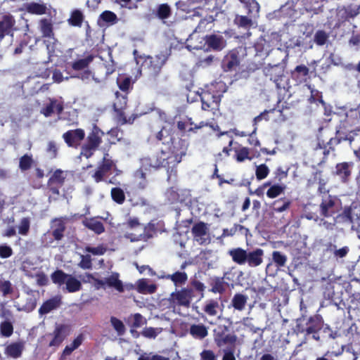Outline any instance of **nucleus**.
<instances>
[{"mask_svg": "<svg viewBox=\"0 0 360 360\" xmlns=\"http://www.w3.org/2000/svg\"><path fill=\"white\" fill-rule=\"evenodd\" d=\"M149 139L155 143H161L163 147L154 156L146 159L150 167L155 170L164 168L168 179L176 176L177 165L186 155L188 144L186 140L176 139L171 130L162 127L161 129L151 134Z\"/></svg>", "mask_w": 360, "mask_h": 360, "instance_id": "f257e3e1", "label": "nucleus"}, {"mask_svg": "<svg viewBox=\"0 0 360 360\" xmlns=\"http://www.w3.org/2000/svg\"><path fill=\"white\" fill-rule=\"evenodd\" d=\"M167 60V56L163 54H158L153 56H148L145 58L141 65V70L147 77L150 87H161L163 83L167 82V77H164L162 79L160 78L162 69Z\"/></svg>", "mask_w": 360, "mask_h": 360, "instance_id": "f03ea898", "label": "nucleus"}, {"mask_svg": "<svg viewBox=\"0 0 360 360\" xmlns=\"http://www.w3.org/2000/svg\"><path fill=\"white\" fill-rule=\"evenodd\" d=\"M323 326V320L321 315H314L307 317L304 314H302V316L296 319V328L294 332L297 333H302L304 335L312 334L313 338L319 340L318 332Z\"/></svg>", "mask_w": 360, "mask_h": 360, "instance_id": "7ed1b4c3", "label": "nucleus"}, {"mask_svg": "<svg viewBox=\"0 0 360 360\" xmlns=\"http://www.w3.org/2000/svg\"><path fill=\"white\" fill-rule=\"evenodd\" d=\"M105 133L94 124L88 133L85 142L80 147L79 156L86 159L91 158L102 143V139Z\"/></svg>", "mask_w": 360, "mask_h": 360, "instance_id": "20e7f679", "label": "nucleus"}, {"mask_svg": "<svg viewBox=\"0 0 360 360\" xmlns=\"http://www.w3.org/2000/svg\"><path fill=\"white\" fill-rule=\"evenodd\" d=\"M214 88L212 85L207 90L202 91L200 96L202 110L211 112L213 115H217L219 113L222 94L215 91Z\"/></svg>", "mask_w": 360, "mask_h": 360, "instance_id": "39448f33", "label": "nucleus"}, {"mask_svg": "<svg viewBox=\"0 0 360 360\" xmlns=\"http://www.w3.org/2000/svg\"><path fill=\"white\" fill-rule=\"evenodd\" d=\"M284 70L278 65L271 66L266 68L265 75L273 81L278 89H283L289 97L291 96L290 91L291 86L290 84V78L283 74Z\"/></svg>", "mask_w": 360, "mask_h": 360, "instance_id": "423d86ee", "label": "nucleus"}, {"mask_svg": "<svg viewBox=\"0 0 360 360\" xmlns=\"http://www.w3.org/2000/svg\"><path fill=\"white\" fill-rule=\"evenodd\" d=\"M246 53V49L238 46L229 51L221 60V68L224 72L236 70L240 63L241 57Z\"/></svg>", "mask_w": 360, "mask_h": 360, "instance_id": "0eeeda50", "label": "nucleus"}, {"mask_svg": "<svg viewBox=\"0 0 360 360\" xmlns=\"http://www.w3.org/2000/svg\"><path fill=\"white\" fill-rule=\"evenodd\" d=\"M229 327L221 325L214 330V340L219 347L228 345L229 347H235L237 342V335L234 333H229Z\"/></svg>", "mask_w": 360, "mask_h": 360, "instance_id": "6e6552de", "label": "nucleus"}, {"mask_svg": "<svg viewBox=\"0 0 360 360\" xmlns=\"http://www.w3.org/2000/svg\"><path fill=\"white\" fill-rule=\"evenodd\" d=\"M117 167L116 163L110 158L108 150H105L103 157L99 162L95 172L91 175L96 183L101 182L104 180L105 176L112 169Z\"/></svg>", "mask_w": 360, "mask_h": 360, "instance_id": "1a4fd4ad", "label": "nucleus"}, {"mask_svg": "<svg viewBox=\"0 0 360 360\" xmlns=\"http://www.w3.org/2000/svg\"><path fill=\"white\" fill-rule=\"evenodd\" d=\"M191 234L193 240L198 245H208L211 242L209 232V224L200 221L195 223L191 228Z\"/></svg>", "mask_w": 360, "mask_h": 360, "instance_id": "9d476101", "label": "nucleus"}, {"mask_svg": "<svg viewBox=\"0 0 360 360\" xmlns=\"http://www.w3.org/2000/svg\"><path fill=\"white\" fill-rule=\"evenodd\" d=\"M309 248L307 245L305 239L299 234L294 233V262L295 266L302 264L309 256Z\"/></svg>", "mask_w": 360, "mask_h": 360, "instance_id": "9b49d317", "label": "nucleus"}, {"mask_svg": "<svg viewBox=\"0 0 360 360\" xmlns=\"http://www.w3.org/2000/svg\"><path fill=\"white\" fill-rule=\"evenodd\" d=\"M15 17L11 13L4 14L0 18V41L6 37H13L17 30Z\"/></svg>", "mask_w": 360, "mask_h": 360, "instance_id": "f8f14e48", "label": "nucleus"}, {"mask_svg": "<svg viewBox=\"0 0 360 360\" xmlns=\"http://www.w3.org/2000/svg\"><path fill=\"white\" fill-rule=\"evenodd\" d=\"M65 143L72 148H77L81 146V142L85 138V131L81 128L70 129L63 134Z\"/></svg>", "mask_w": 360, "mask_h": 360, "instance_id": "ddd939ff", "label": "nucleus"}, {"mask_svg": "<svg viewBox=\"0 0 360 360\" xmlns=\"http://www.w3.org/2000/svg\"><path fill=\"white\" fill-rule=\"evenodd\" d=\"M204 40L205 45H207L210 50L214 51H221L227 45L226 39L220 32L207 34L205 37Z\"/></svg>", "mask_w": 360, "mask_h": 360, "instance_id": "4468645a", "label": "nucleus"}, {"mask_svg": "<svg viewBox=\"0 0 360 360\" xmlns=\"http://www.w3.org/2000/svg\"><path fill=\"white\" fill-rule=\"evenodd\" d=\"M65 176L63 171L60 169H56L50 176L47 182V188L53 195L60 194V188L64 185Z\"/></svg>", "mask_w": 360, "mask_h": 360, "instance_id": "2eb2a0df", "label": "nucleus"}, {"mask_svg": "<svg viewBox=\"0 0 360 360\" xmlns=\"http://www.w3.org/2000/svg\"><path fill=\"white\" fill-rule=\"evenodd\" d=\"M67 328V326L64 324L57 325L53 332L47 335L52 337L49 343V347H58L60 345L68 335Z\"/></svg>", "mask_w": 360, "mask_h": 360, "instance_id": "dca6fc26", "label": "nucleus"}, {"mask_svg": "<svg viewBox=\"0 0 360 360\" xmlns=\"http://www.w3.org/2000/svg\"><path fill=\"white\" fill-rule=\"evenodd\" d=\"M171 296L178 305L188 307L193 296V290L190 288H184L176 292L172 293Z\"/></svg>", "mask_w": 360, "mask_h": 360, "instance_id": "f3484780", "label": "nucleus"}, {"mask_svg": "<svg viewBox=\"0 0 360 360\" xmlns=\"http://www.w3.org/2000/svg\"><path fill=\"white\" fill-rule=\"evenodd\" d=\"M352 162H343L338 163L335 166L334 174L338 176L342 182L347 183L352 174Z\"/></svg>", "mask_w": 360, "mask_h": 360, "instance_id": "a211bd4d", "label": "nucleus"}, {"mask_svg": "<svg viewBox=\"0 0 360 360\" xmlns=\"http://www.w3.org/2000/svg\"><path fill=\"white\" fill-rule=\"evenodd\" d=\"M157 233L156 224L153 221L148 223L143 229V232L139 234L138 236L132 237L134 235L130 234L127 237L130 238L131 241L144 240L147 241L152 238L153 236Z\"/></svg>", "mask_w": 360, "mask_h": 360, "instance_id": "6ab92c4d", "label": "nucleus"}, {"mask_svg": "<svg viewBox=\"0 0 360 360\" xmlns=\"http://www.w3.org/2000/svg\"><path fill=\"white\" fill-rule=\"evenodd\" d=\"M51 235L55 240H61L65 236L66 226L64 220L61 218H55L52 220L51 226Z\"/></svg>", "mask_w": 360, "mask_h": 360, "instance_id": "aec40b11", "label": "nucleus"}, {"mask_svg": "<svg viewBox=\"0 0 360 360\" xmlns=\"http://www.w3.org/2000/svg\"><path fill=\"white\" fill-rule=\"evenodd\" d=\"M38 27L43 38L55 39L53 25L51 19L46 18L40 19L38 22Z\"/></svg>", "mask_w": 360, "mask_h": 360, "instance_id": "412c9836", "label": "nucleus"}, {"mask_svg": "<svg viewBox=\"0 0 360 360\" xmlns=\"http://www.w3.org/2000/svg\"><path fill=\"white\" fill-rule=\"evenodd\" d=\"M320 209L323 217H331L337 211L335 198L331 195H328L326 198L323 199L320 205Z\"/></svg>", "mask_w": 360, "mask_h": 360, "instance_id": "4be33fe9", "label": "nucleus"}, {"mask_svg": "<svg viewBox=\"0 0 360 360\" xmlns=\"http://www.w3.org/2000/svg\"><path fill=\"white\" fill-rule=\"evenodd\" d=\"M255 56L264 58L267 56L271 51V45L264 37H259L254 44Z\"/></svg>", "mask_w": 360, "mask_h": 360, "instance_id": "5701e85b", "label": "nucleus"}, {"mask_svg": "<svg viewBox=\"0 0 360 360\" xmlns=\"http://www.w3.org/2000/svg\"><path fill=\"white\" fill-rule=\"evenodd\" d=\"M264 250L257 248L252 251H247L246 263L250 267H256L263 262Z\"/></svg>", "mask_w": 360, "mask_h": 360, "instance_id": "b1692460", "label": "nucleus"}, {"mask_svg": "<svg viewBox=\"0 0 360 360\" xmlns=\"http://www.w3.org/2000/svg\"><path fill=\"white\" fill-rule=\"evenodd\" d=\"M338 217L342 219L343 222L352 224V229L355 228L356 224L360 226V216L354 214L350 207H345Z\"/></svg>", "mask_w": 360, "mask_h": 360, "instance_id": "393cba45", "label": "nucleus"}, {"mask_svg": "<svg viewBox=\"0 0 360 360\" xmlns=\"http://www.w3.org/2000/svg\"><path fill=\"white\" fill-rule=\"evenodd\" d=\"M23 349L24 342L18 341L8 345L5 348L4 353L9 357L18 359L22 355Z\"/></svg>", "mask_w": 360, "mask_h": 360, "instance_id": "a878e982", "label": "nucleus"}, {"mask_svg": "<svg viewBox=\"0 0 360 360\" xmlns=\"http://www.w3.org/2000/svg\"><path fill=\"white\" fill-rule=\"evenodd\" d=\"M61 304V297L60 296H55L45 301L40 308L39 313L41 315L46 314L52 310L57 309Z\"/></svg>", "mask_w": 360, "mask_h": 360, "instance_id": "bb28decb", "label": "nucleus"}, {"mask_svg": "<svg viewBox=\"0 0 360 360\" xmlns=\"http://www.w3.org/2000/svg\"><path fill=\"white\" fill-rule=\"evenodd\" d=\"M55 111L58 115L61 114L63 111V103L58 102L56 99L52 98L50 99V103L49 104L42 108L41 112L47 117L51 116Z\"/></svg>", "mask_w": 360, "mask_h": 360, "instance_id": "cd10ccee", "label": "nucleus"}, {"mask_svg": "<svg viewBox=\"0 0 360 360\" xmlns=\"http://www.w3.org/2000/svg\"><path fill=\"white\" fill-rule=\"evenodd\" d=\"M341 142L340 131L337 130L335 137H331L326 143H324V141H322V143L319 142V146L320 148H323L324 149L323 155L326 156L330 151H335V146Z\"/></svg>", "mask_w": 360, "mask_h": 360, "instance_id": "c85d7f7f", "label": "nucleus"}, {"mask_svg": "<svg viewBox=\"0 0 360 360\" xmlns=\"http://www.w3.org/2000/svg\"><path fill=\"white\" fill-rule=\"evenodd\" d=\"M229 255L233 262L238 265L246 264L247 250L242 248H236L229 250Z\"/></svg>", "mask_w": 360, "mask_h": 360, "instance_id": "c756f323", "label": "nucleus"}, {"mask_svg": "<svg viewBox=\"0 0 360 360\" xmlns=\"http://www.w3.org/2000/svg\"><path fill=\"white\" fill-rule=\"evenodd\" d=\"M25 11L32 15H41L47 13V7L45 4L30 2L24 4Z\"/></svg>", "mask_w": 360, "mask_h": 360, "instance_id": "7c9ffc66", "label": "nucleus"}, {"mask_svg": "<svg viewBox=\"0 0 360 360\" xmlns=\"http://www.w3.org/2000/svg\"><path fill=\"white\" fill-rule=\"evenodd\" d=\"M119 277L120 274L117 272L112 273L110 276L105 278V285L115 289L119 292H123L124 288Z\"/></svg>", "mask_w": 360, "mask_h": 360, "instance_id": "2f4dec72", "label": "nucleus"}, {"mask_svg": "<svg viewBox=\"0 0 360 360\" xmlns=\"http://www.w3.org/2000/svg\"><path fill=\"white\" fill-rule=\"evenodd\" d=\"M82 224L86 228L91 230L96 234H101L105 231L103 224L95 218H85Z\"/></svg>", "mask_w": 360, "mask_h": 360, "instance_id": "473e14b6", "label": "nucleus"}, {"mask_svg": "<svg viewBox=\"0 0 360 360\" xmlns=\"http://www.w3.org/2000/svg\"><path fill=\"white\" fill-rule=\"evenodd\" d=\"M162 278L171 280L175 286L179 287L186 283L188 280V275L185 271H176L172 274L164 275Z\"/></svg>", "mask_w": 360, "mask_h": 360, "instance_id": "72a5a7b5", "label": "nucleus"}, {"mask_svg": "<svg viewBox=\"0 0 360 360\" xmlns=\"http://www.w3.org/2000/svg\"><path fill=\"white\" fill-rule=\"evenodd\" d=\"M190 335L195 339L202 340L208 335L207 328L202 323L193 324L190 326Z\"/></svg>", "mask_w": 360, "mask_h": 360, "instance_id": "f704fd0d", "label": "nucleus"}, {"mask_svg": "<svg viewBox=\"0 0 360 360\" xmlns=\"http://www.w3.org/2000/svg\"><path fill=\"white\" fill-rule=\"evenodd\" d=\"M210 291L213 293L222 294L226 291V283L224 277H214L210 281Z\"/></svg>", "mask_w": 360, "mask_h": 360, "instance_id": "c9c22d12", "label": "nucleus"}, {"mask_svg": "<svg viewBox=\"0 0 360 360\" xmlns=\"http://www.w3.org/2000/svg\"><path fill=\"white\" fill-rule=\"evenodd\" d=\"M94 59V56L93 54H89L84 58L78 59L72 62L71 64V68L73 70L75 71L86 70Z\"/></svg>", "mask_w": 360, "mask_h": 360, "instance_id": "e433bc0d", "label": "nucleus"}, {"mask_svg": "<svg viewBox=\"0 0 360 360\" xmlns=\"http://www.w3.org/2000/svg\"><path fill=\"white\" fill-rule=\"evenodd\" d=\"M309 70L306 65H297L294 69V74L296 75L295 80H296L297 83L301 84L303 82H306L308 80V79L309 78Z\"/></svg>", "mask_w": 360, "mask_h": 360, "instance_id": "4c0bfd02", "label": "nucleus"}, {"mask_svg": "<svg viewBox=\"0 0 360 360\" xmlns=\"http://www.w3.org/2000/svg\"><path fill=\"white\" fill-rule=\"evenodd\" d=\"M84 20L83 13L79 9L73 10L70 13V17L68 20L70 25L73 27H81Z\"/></svg>", "mask_w": 360, "mask_h": 360, "instance_id": "58836bf2", "label": "nucleus"}, {"mask_svg": "<svg viewBox=\"0 0 360 360\" xmlns=\"http://www.w3.org/2000/svg\"><path fill=\"white\" fill-rule=\"evenodd\" d=\"M248 296L241 293H236L233 295L231 300L232 307L238 311H242L245 309L248 301Z\"/></svg>", "mask_w": 360, "mask_h": 360, "instance_id": "ea45409f", "label": "nucleus"}, {"mask_svg": "<svg viewBox=\"0 0 360 360\" xmlns=\"http://www.w3.org/2000/svg\"><path fill=\"white\" fill-rule=\"evenodd\" d=\"M157 290L155 284H148L145 279H140L137 281L136 290L142 294H153Z\"/></svg>", "mask_w": 360, "mask_h": 360, "instance_id": "a19ab883", "label": "nucleus"}, {"mask_svg": "<svg viewBox=\"0 0 360 360\" xmlns=\"http://www.w3.org/2000/svg\"><path fill=\"white\" fill-rule=\"evenodd\" d=\"M155 15L160 20H164L172 15V8L168 4H161L158 6Z\"/></svg>", "mask_w": 360, "mask_h": 360, "instance_id": "79ce46f5", "label": "nucleus"}, {"mask_svg": "<svg viewBox=\"0 0 360 360\" xmlns=\"http://www.w3.org/2000/svg\"><path fill=\"white\" fill-rule=\"evenodd\" d=\"M70 275L63 270L57 269L51 274V278L53 283L60 286L65 283Z\"/></svg>", "mask_w": 360, "mask_h": 360, "instance_id": "37998d69", "label": "nucleus"}, {"mask_svg": "<svg viewBox=\"0 0 360 360\" xmlns=\"http://www.w3.org/2000/svg\"><path fill=\"white\" fill-rule=\"evenodd\" d=\"M234 158L238 162H243L246 160H251L252 157L250 156V149L247 147H240L235 148Z\"/></svg>", "mask_w": 360, "mask_h": 360, "instance_id": "c03bdc74", "label": "nucleus"}, {"mask_svg": "<svg viewBox=\"0 0 360 360\" xmlns=\"http://www.w3.org/2000/svg\"><path fill=\"white\" fill-rule=\"evenodd\" d=\"M112 200L118 205H122L126 200L124 191L120 187H114L110 191Z\"/></svg>", "mask_w": 360, "mask_h": 360, "instance_id": "a18cd8bd", "label": "nucleus"}, {"mask_svg": "<svg viewBox=\"0 0 360 360\" xmlns=\"http://www.w3.org/2000/svg\"><path fill=\"white\" fill-rule=\"evenodd\" d=\"M66 290L69 292H75L82 289L81 282L75 277L70 275L67 281L65 282Z\"/></svg>", "mask_w": 360, "mask_h": 360, "instance_id": "49530a36", "label": "nucleus"}, {"mask_svg": "<svg viewBox=\"0 0 360 360\" xmlns=\"http://www.w3.org/2000/svg\"><path fill=\"white\" fill-rule=\"evenodd\" d=\"M219 307V304L217 300H210L204 306L203 311L210 316H215L217 315Z\"/></svg>", "mask_w": 360, "mask_h": 360, "instance_id": "de8ad7c7", "label": "nucleus"}, {"mask_svg": "<svg viewBox=\"0 0 360 360\" xmlns=\"http://www.w3.org/2000/svg\"><path fill=\"white\" fill-rule=\"evenodd\" d=\"M233 22L238 27H242L245 30H249L252 26V20L251 18L245 15H236L234 18Z\"/></svg>", "mask_w": 360, "mask_h": 360, "instance_id": "09e8293b", "label": "nucleus"}, {"mask_svg": "<svg viewBox=\"0 0 360 360\" xmlns=\"http://www.w3.org/2000/svg\"><path fill=\"white\" fill-rule=\"evenodd\" d=\"M115 100L113 103L114 110H124L127 105V97L120 94L118 91L115 93Z\"/></svg>", "mask_w": 360, "mask_h": 360, "instance_id": "8fccbe9b", "label": "nucleus"}, {"mask_svg": "<svg viewBox=\"0 0 360 360\" xmlns=\"http://www.w3.org/2000/svg\"><path fill=\"white\" fill-rule=\"evenodd\" d=\"M13 323L9 321H4L0 323V335L4 338H9L13 333Z\"/></svg>", "mask_w": 360, "mask_h": 360, "instance_id": "3c124183", "label": "nucleus"}, {"mask_svg": "<svg viewBox=\"0 0 360 360\" xmlns=\"http://www.w3.org/2000/svg\"><path fill=\"white\" fill-rule=\"evenodd\" d=\"M111 326L116 331L117 335L122 336L126 332V328L123 322L115 316H111L110 319Z\"/></svg>", "mask_w": 360, "mask_h": 360, "instance_id": "603ef678", "label": "nucleus"}, {"mask_svg": "<svg viewBox=\"0 0 360 360\" xmlns=\"http://www.w3.org/2000/svg\"><path fill=\"white\" fill-rule=\"evenodd\" d=\"M33 163L32 155L25 154L19 160V168L21 171H27L32 167Z\"/></svg>", "mask_w": 360, "mask_h": 360, "instance_id": "864d4df0", "label": "nucleus"}, {"mask_svg": "<svg viewBox=\"0 0 360 360\" xmlns=\"http://www.w3.org/2000/svg\"><path fill=\"white\" fill-rule=\"evenodd\" d=\"M244 5L248 9V15L251 17L259 14L260 6L256 0H248Z\"/></svg>", "mask_w": 360, "mask_h": 360, "instance_id": "5fc2aeb1", "label": "nucleus"}, {"mask_svg": "<svg viewBox=\"0 0 360 360\" xmlns=\"http://www.w3.org/2000/svg\"><path fill=\"white\" fill-rule=\"evenodd\" d=\"M100 20H102L105 23L112 25L117 22V17L112 11H105L100 15L99 21Z\"/></svg>", "mask_w": 360, "mask_h": 360, "instance_id": "6e6d98bb", "label": "nucleus"}, {"mask_svg": "<svg viewBox=\"0 0 360 360\" xmlns=\"http://www.w3.org/2000/svg\"><path fill=\"white\" fill-rule=\"evenodd\" d=\"M131 79L129 76L120 75L117 79L119 89L122 91H127L131 86Z\"/></svg>", "mask_w": 360, "mask_h": 360, "instance_id": "4d7b16f0", "label": "nucleus"}, {"mask_svg": "<svg viewBox=\"0 0 360 360\" xmlns=\"http://www.w3.org/2000/svg\"><path fill=\"white\" fill-rule=\"evenodd\" d=\"M290 205V201L284 198H280L275 200L273 203V209L276 212H282L288 208Z\"/></svg>", "mask_w": 360, "mask_h": 360, "instance_id": "13d9d810", "label": "nucleus"}, {"mask_svg": "<svg viewBox=\"0 0 360 360\" xmlns=\"http://www.w3.org/2000/svg\"><path fill=\"white\" fill-rule=\"evenodd\" d=\"M310 89V96L307 98V103H314L317 101L324 104V101L322 98V94L319 91L314 89H311L310 86H308Z\"/></svg>", "mask_w": 360, "mask_h": 360, "instance_id": "bf43d9fd", "label": "nucleus"}, {"mask_svg": "<svg viewBox=\"0 0 360 360\" xmlns=\"http://www.w3.org/2000/svg\"><path fill=\"white\" fill-rule=\"evenodd\" d=\"M317 210L318 207L315 205H307L304 207V215L306 218L308 219L316 220L319 217L316 214Z\"/></svg>", "mask_w": 360, "mask_h": 360, "instance_id": "052dcab7", "label": "nucleus"}, {"mask_svg": "<svg viewBox=\"0 0 360 360\" xmlns=\"http://www.w3.org/2000/svg\"><path fill=\"white\" fill-rule=\"evenodd\" d=\"M330 250H334L333 255L336 258H343L346 257L349 251V248L347 246H344L340 249H336V246L331 243L328 245Z\"/></svg>", "mask_w": 360, "mask_h": 360, "instance_id": "680f3d73", "label": "nucleus"}, {"mask_svg": "<svg viewBox=\"0 0 360 360\" xmlns=\"http://www.w3.org/2000/svg\"><path fill=\"white\" fill-rule=\"evenodd\" d=\"M261 63L259 62L256 61H247V63L243 64L242 68V73L244 72H247L248 74L252 73L255 72L257 70L260 68Z\"/></svg>", "mask_w": 360, "mask_h": 360, "instance_id": "e2e57ef3", "label": "nucleus"}, {"mask_svg": "<svg viewBox=\"0 0 360 360\" xmlns=\"http://www.w3.org/2000/svg\"><path fill=\"white\" fill-rule=\"evenodd\" d=\"M328 38V34L323 30H318L315 34L314 41L319 46L324 45Z\"/></svg>", "mask_w": 360, "mask_h": 360, "instance_id": "0e129e2a", "label": "nucleus"}, {"mask_svg": "<svg viewBox=\"0 0 360 360\" xmlns=\"http://www.w3.org/2000/svg\"><path fill=\"white\" fill-rule=\"evenodd\" d=\"M106 250V248L103 244L97 247L86 246L84 248L86 252L91 253L94 255H103L105 253Z\"/></svg>", "mask_w": 360, "mask_h": 360, "instance_id": "69168bd1", "label": "nucleus"}, {"mask_svg": "<svg viewBox=\"0 0 360 360\" xmlns=\"http://www.w3.org/2000/svg\"><path fill=\"white\" fill-rule=\"evenodd\" d=\"M269 173V169L265 164H261L257 166L255 175L258 180L265 179Z\"/></svg>", "mask_w": 360, "mask_h": 360, "instance_id": "338daca9", "label": "nucleus"}, {"mask_svg": "<svg viewBox=\"0 0 360 360\" xmlns=\"http://www.w3.org/2000/svg\"><path fill=\"white\" fill-rule=\"evenodd\" d=\"M274 262L277 266H283L286 262L287 258L279 251H274L272 254Z\"/></svg>", "mask_w": 360, "mask_h": 360, "instance_id": "774afa93", "label": "nucleus"}]
</instances>
